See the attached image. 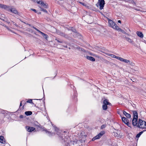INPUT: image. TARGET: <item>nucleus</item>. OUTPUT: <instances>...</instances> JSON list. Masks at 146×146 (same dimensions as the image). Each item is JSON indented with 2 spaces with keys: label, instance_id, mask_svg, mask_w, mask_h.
I'll use <instances>...</instances> for the list:
<instances>
[{
  "label": "nucleus",
  "instance_id": "f257e3e1",
  "mask_svg": "<svg viewBox=\"0 0 146 146\" xmlns=\"http://www.w3.org/2000/svg\"><path fill=\"white\" fill-rule=\"evenodd\" d=\"M137 127L142 129H146V122L141 119H139Z\"/></svg>",
  "mask_w": 146,
  "mask_h": 146
},
{
  "label": "nucleus",
  "instance_id": "f03ea898",
  "mask_svg": "<svg viewBox=\"0 0 146 146\" xmlns=\"http://www.w3.org/2000/svg\"><path fill=\"white\" fill-rule=\"evenodd\" d=\"M105 5V1L104 0H98V2L96 4V6L100 9L102 10L103 9Z\"/></svg>",
  "mask_w": 146,
  "mask_h": 146
},
{
  "label": "nucleus",
  "instance_id": "7ed1b4c3",
  "mask_svg": "<svg viewBox=\"0 0 146 146\" xmlns=\"http://www.w3.org/2000/svg\"><path fill=\"white\" fill-rule=\"evenodd\" d=\"M108 23L110 27L115 30L119 29V27L112 20L109 19Z\"/></svg>",
  "mask_w": 146,
  "mask_h": 146
},
{
  "label": "nucleus",
  "instance_id": "20e7f679",
  "mask_svg": "<svg viewBox=\"0 0 146 146\" xmlns=\"http://www.w3.org/2000/svg\"><path fill=\"white\" fill-rule=\"evenodd\" d=\"M121 119L122 121L129 127L131 128V124L129 122V121L127 119V118L123 117H121Z\"/></svg>",
  "mask_w": 146,
  "mask_h": 146
},
{
  "label": "nucleus",
  "instance_id": "39448f33",
  "mask_svg": "<svg viewBox=\"0 0 146 146\" xmlns=\"http://www.w3.org/2000/svg\"><path fill=\"white\" fill-rule=\"evenodd\" d=\"M62 136H61L60 137L62 139V142H66L68 143V142L67 141H68L69 140V137L68 136L67 137L65 136H63V134H62Z\"/></svg>",
  "mask_w": 146,
  "mask_h": 146
},
{
  "label": "nucleus",
  "instance_id": "423d86ee",
  "mask_svg": "<svg viewBox=\"0 0 146 146\" xmlns=\"http://www.w3.org/2000/svg\"><path fill=\"white\" fill-rule=\"evenodd\" d=\"M119 60L123 62L124 63H129L131 64L132 63H133L132 62L130 61L129 60L123 59L120 57H119Z\"/></svg>",
  "mask_w": 146,
  "mask_h": 146
},
{
  "label": "nucleus",
  "instance_id": "0eeeda50",
  "mask_svg": "<svg viewBox=\"0 0 146 146\" xmlns=\"http://www.w3.org/2000/svg\"><path fill=\"white\" fill-rule=\"evenodd\" d=\"M138 118H133L132 120V124L134 126L137 127L138 125Z\"/></svg>",
  "mask_w": 146,
  "mask_h": 146
},
{
  "label": "nucleus",
  "instance_id": "6e6552de",
  "mask_svg": "<svg viewBox=\"0 0 146 146\" xmlns=\"http://www.w3.org/2000/svg\"><path fill=\"white\" fill-rule=\"evenodd\" d=\"M7 6L8 7V8L7 9L8 10L6 9V10L8 11H10L11 12H12L15 14H16L18 13V12L17 10L15 9L14 8H10L9 6Z\"/></svg>",
  "mask_w": 146,
  "mask_h": 146
},
{
  "label": "nucleus",
  "instance_id": "1a4fd4ad",
  "mask_svg": "<svg viewBox=\"0 0 146 146\" xmlns=\"http://www.w3.org/2000/svg\"><path fill=\"white\" fill-rule=\"evenodd\" d=\"M26 128L27 129V131L29 132H31L32 131H34L35 129V128L29 126H26Z\"/></svg>",
  "mask_w": 146,
  "mask_h": 146
},
{
  "label": "nucleus",
  "instance_id": "9d476101",
  "mask_svg": "<svg viewBox=\"0 0 146 146\" xmlns=\"http://www.w3.org/2000/svg\"><path fill=\"white\" fill-rule=\"evenodd\" d=\"M38 4L41 5V6L40 7V8L43 7L44 8H47L48 5L46 3H44L40 1V3Z\"/></svg>",
  "mask_w": 146,
  "mask_h": 146
},
{
  "label": "nucleus",
  "instance_id": "9b49d317",
  "mask_svg": "<svg viewBox=\"0 0 146 146\" xmlns=\"http://www.w3.org/2000/svg\"><path fill=\"white\" fill-rule=\"evenodd\" d=\"M87 21L88 22L90 23L93 21V17H92L90 16H87Z\"/></svg>",
  "mask_w": 146,
  "mask_h": 146
},
{
  "label": "nucleus",
  "instance_id": "f8f14e48",
  "mask_svg": "<svg viewBox=\"0 0 146 146\" xmlns=\"http://www.w3.org/2000/svg\"><path fill=\"white\" fill-rule=\"evenodd\" d=\"M133 118H138V113L137 111H133Z\"/></svg>",
  "mask_w": 146,
  "mask_h": 146
},
{
  "label": "nucleus",
  "instance_id": "ddd939ff",
  "mask_svg": "<svg viewBox=\"0 0 146 146\" xmlns=\"http://www.w3.org/2000/svg\"><path fill=\"white\" fill-rule=\"evenodd\" d=\"M127 42H128L129 43L133 44V40L131 38H129V37H126L125 38Z\"/></svg>",
  "mask_w": 146,
  "mask_h": 146
},
{
  "label": "nucleus",
  "instance_id": "4468645a",
  "mask_svg": "<svg viewBox=\"0 0 146 146\" xmlns=\"http://www.w3.org/2000/svg\"><path fill=\"white\" fill-rule=\"evenodd\" d=\"M123 114L127 118H130L131 117V116L130 114L127 113L125 111H124L123 112Z\"/></svg>",
  "mask_w": 146,
  "mask_h": 146
},
{
  "label": "nucleus",
  "instance_id": "2eb2a0df",
  "mask_svg": "<svg viewBox=\"0 0 146 146\" xmlns=\"http://www.w3.org/2000/svg\"><path fill=\"white\" fill-rule=\"evenodd\" d=\"M107 55L109 56L111 58H115L119 60V56H116L114 54H106Z\"/></svg>",
  "mask_w": 146,
  "mask_h": 146
},
{
  "label": "nucleus",
  "instance_id": "dca6fc26",
  "mask_svg": "<svg viewBox=\"0 0 146 146\" xmlns=\"http://www.w3.org/2000/svg\"><path fill=\"white\" fill-rule=\"evenodd\" d=\"M136 34H137V35L138 36H139L141 38H143V34L140 31H137L136 32Z\"/></svg>",
  "mask_w": 146,
  "mask_h": 146
},
{
  "label": "nucleus",
  "instance_id": "f3484780",
  "mask_svg": "<svg viewBox=\"0 0 146 146\" xmlns=\"http://www.w3.org/2000/svg\"><path fill=\"white\" fill-rule=\"evenodd\" d=\"M4 137L3 136H0V142L2 143H5V141L4 140Z\"/></svg>",
  "mask_w": 146,
  "mask_h": 146
},
{
  "label": "nucleus",
  "instance_id": "a211bd4d",
  "mask_svg": "<svg viewBox=\"0 0 146 146\" xmlns=\"http://www.w3.org/2000/svg\"><path fill=\"white\" fill-rule=\"evenodd\" d=\"M86 58L88 60H90L92 61H95V59L93 57L90 56H86Z\"/></svg>",
  "mask_w": 146,
  "mask_h": 146
},
{
  "label": "nucleus",
  "instance_id": "6ab92c4d",
  "mask_svg": "<svg viewBox=\"0 0 146 146\" xmlns=\"http://www.w3.org/2000/svg\"><path fill=\"white\" fill-rule=\"evenodd\" d=\"M103 104L106 105L111 104V103L108 102V100L107 99H105L104 100Z\"/></svg>",
  "mask_w": 146,
  "mask_h": 146
},
{
  "label": "nucleus",
  "instance_id": "aec40b11",
  "mask_svg": "<svg viewBox=\"0 0 146 146\" xmlns=\"http://www.w3.org/2000/svg\"><path fill=\"white\" fill-rule=\"evenodd\" d=\"M0 7L7 10H8L7 9L8 8L7 6L1 4H0Z\"/></svg>",
  "mask_w": 146,
  "mask_h": 146
},
{
  "label": "nucleus",
  "instance_id": "412c9836",
  "mask_svg": "<svg viewBox=\"0 0 146 146\" xmlns=\"http://www.w3.org/2000/svg\"><path fill=\"white\" fill-rule=\"evenodd\" d=\"M90 54L91 56H94V57H96V58H99V59L101 58L98 55H96L95 54L92 53H90Z\"/></svg>",
  "mask_w": 146,
  "mask_h": 146
},
{
  "label": "nucleus",
  "instance_id": "4be33fe9",
  "mask_svg": "<svg viewBox=\"0 0 146 146\" xmlns=\"http://www.w3.org/2000/svg\"><path fill=\"white\" fill-rule=\"evenodd\" d=\"M74 36L75 37H78V38H81V35L79 34V33H74Z\"/></svg>",
  "mask_w": 146,
  "mask_h": 146
},
{
  "label": "nucleus",
  "instance_id": "5701e85b",
  "mask_svg": "<svg viewBox=\"0 0 146 146\" xmlns=\"http://www.w3.org/2000/svg\"><path fill=\"white\" fill-rule=\"evenodd\" d=\"M32 113V112L30 111H26L25 112V114L27 116L31 115Z\"/></svg>",
  "mask_w": 146,
  "mask_h": 146
},
{
  "label": "nucleus",
  "instance_id": "b1692460",
  "mask_svg": "<svg viewBox=\"0 0 146 146\" xmlns=\"http://www.w3.org/2000/svg\"><path fill=\"white\" fill-rule=\"evenodd\" d=\"M45 131H46V133H47L48 134V135L49 136H52V135H54L55 134V133H51V132H50L48 131L47 130H45Z\"/></svg>",
  "mask_w": 146,
  "mask_h": 146
},
{
  "label": "nucleus",
  "instance_id": "393cba45",
  "mask_svg": "<svg viewBox=\"0 0 146 146\" xmlns=\"http://www.w3.org/2000/svg\"><path fill=\"white\" fill-rule=\"evenodd\" d=\"M107 105H105L104 104L102 106V108L103 109V110H106L107 108H108V106H107Z\"/></svg>",
  "mask_w": 146,
  "mask_h": 146
},
{
  "label": "nucleus",
  "instance_id": "a878e982",
  "mask_svg": "<svg viewBox=\"0 0 146 146\" xmlns=\"http://www.w3.org/2000/svg\"><path fill=\"white\" fill-rule=\"evenodd\" d=\"M2 17H4V19H2L3 21H6V22L8 23V20L7 18L6 17H5V15H2Z\"/></svg>",
  "mask_w": 146,
  "mask_h": 146
},
{
  "label": "nucleus",
  "instance_id": "bb28decb",
  "mask_svg": "<svg viewBox=\"0 0 146 146\" xmlns=\"http://www.w3.org/2000/svg\"><path fill=\"white\" fill-rule=\"evenodd\" d=\"M116 30H118V31H121V32H122L123 33L125 34V33H126L123 30H122L121 29L119 28V29H116Z\"/></svg>",
  "mask_w": 146,
  "mask_h": 146
},
{
  "label": "nucleus",
  "instance_id": "cd10ccee",
  "mask_svg": "<svg viewBox=\"0 0 146 146\" xmlns=\"http://www.w3.org/2000/svg\"><path fill=\"white\" fill-rule=\"evenodd\" d=\"M26 102H27V103H30L31 104L33 103V102H32V100L31 99H30L29 100H27Z\"/></svg>",
  "mask_w": 146,
  "mask_h": 146
},
{
  "label": "nucleus",
  "instance_id": "c85d7f7f",
  "mask_svg": "<svg viewBox=\"0 0 146 146\" xmlns=\"http://www.w3.org/2000/svg\"><path fill=\"white\" fill-rule=\"evenodd\" d=\"M106 126V124H103L101 126V129H103L105 128Z\"/></svg>",
  "mask_w": 146,
  "mask_h": 146
},
{
  "label": "nucleus",
  "instance_id": "c756f323",
  "mask_svg": "<svg viewBox=\"0 0 146 146\" xmlns=\"http://www.w3.org/2000/svg\"><path fill=\"white\" fill-rule=\"evenodd\" d=\"M53 126L54 128V130L55 131H57L58 130V129L57 128L55 127V125H52Z\"/></svg>",
  "mask_w": 146,
  "mask_h": 146
},
{
  "label": "nucleus",
  "instance_id": "7c9ffc66",
  "mask_svg": "<svg viewBox=\"0 0 146 146\" xmlns=\"http://www.w3.org/2000/svg\"><path fill=\"white\" fill-rule=\"evenodd\" d=\"M80 3L81 4L85 6L86 7H88V6L85 3H82L81 2H80Z\"/></svg>",
  "mask_w": 146,
  "mask_h": 146
},
{
  "label": "nucleus",
  "instance_id": "2f4dec72",
  "mask_svg": "<svg viewBox=\"0 0 146 146\" xmlns=\"http://www.w3.org/2000/svg\"><path fill=\"white\" fill-rule=\"evenodd\" d=\"M33 1L36 2L38 3H40V0H32Z\"/></svg>",
  "mask_w": 146,
  "mask_h": 146
},
{
  "label": "nucleus",
  "instance_id": "473e14b6",
  "mask_svg": "<svg viewBox=\"0 0 146 146\" xmlns=\"http://www.w3.org/2000/svg\"><path fill=\"white\" fill-rule=\"evenodd\" d=\"M129 138L130 137L132 139L134 137L133 136V135L131 133H130L129 134Z\"/></svg>",
  "mask_w": 146,
  "mask_h": 146
},
{
  "label": "nucleus",
  "instance_id": "72a5a7b5",
  "mask_svg": "<svg viewBox=\"0 0 146 146\" xmlns=\"http://www.w3.org/2000/svg\"><path fill=\"white\" fill-rule=\"evenodd\" d=\"M40 9H41V10H40L41 11H43L45 13H47V11L45 9H42V8H40Z\"/></svg>",
  "mask_w": 146,
  "mask_h": 146
},
{
  "label": "nucleus",
  "instance_id": "f704fd0d",
  "mask_svg": "<svg viewBox=\"0 0 146 146\" xmlns=\"http://www.w3.org/2000/svg\"><path fill=\"white\" fill-rule=\"evenodd\" d=\"M94 137L96 139H99L100 138L99 137V136L98 134Z\"/></svg>",
  "mask_w": 146,
  "mask_h": 146
},
{
  "label": "nucleus",
  "instance_id": "c9c22d12",
  "mask_svg": "<svg viewBox=\"0 0 146 146\" xmlns=\"http://www.w3.org/2000/svg\"><path fill=\"white\" fill-rule=\"evenodd\" d=\"M43 36L44 38H46V39H47V38H48V36L46 34H45Z\"/></svg>",
  "mask_w": 146,
  "mask_h": 146
},
{
  "label": "nucleus",
  "instance_id": "e433bc0d",
  "mask_svg": "<svg viewBox=\"0 0 146 146\" xmlns=\"http://www.w3.org/2000/svg\"><path fill=\"white\" fill-rule=\"evenodd\" d=\"M141 136L140 134L139 133L137 134L136 136V138H138Z\"/></svg>",
  "mask_w": 146,
  "mask_h": 146
},
{
  "label": "nucleus",
  "instance_id": "4c0bfd02",
  "mask_svg": "<svg viewBox=\"0 0 146 146\" xmlns=\"http://www.w3.org/2000/svg\"><path fill=\"white\" fill-rule=\"evenodd\" d=\"M6 111L4 110H2L1 111V113L3 114H5L6 113Z\"/></svg>",
  "mask_w": 146,
  "mask_h": 146
},
{
  "label": "nucleus",
  "instance_id": "58836bf2",
  "mask_svg": "<svg viewBox=\"0 0 146 146\" xmlns=\"http://www.w3.org/2000/svg\"><path fill=\"white\" fill-rule=\"evenodd\" d=\"M101 134H102V135H103L105 133V131H101L100 133Z\"/></svg>",
  "mask_w": 146,
  "mask_h": 146
},
{
  "label": "nucleus",
  "instance_id": "ea45409f",
  "mask_svg": "<svg viewBox=\"0 0 146 146\" xmlns=\"http://www.w3.org/2000/svg\"><path fill=\"white\" fill-rule=\"evenodd\" d=\"M40 33L42 35V36H44V33L40 31Z\"/></svg>",
  "mask_w": 146,
  "mask_h": 146
},
{
  "label": "nucleus",
  "instance_id": "a19ab883",
  "mask_svg": "<svg viewBox=\"0 0 146 146\" xmlns=\"http://www.w3.org/2000/svg\"><path fill=\"white\" fill-rule=\"evenodd\" d=\"M98 135L99 136L100 138L103 135L102 134L100 133H99Z\"/></svg>",
  "mask_w": 146,
  "mask_h": 146
},
{
  "label": "nucleus",
  "instance_id": "79ce46f5",
  "mask_svg": "<svg viewBox=\"0 0 146 146\" xmlns=\"http://www.w3.org/2000/svg\"><path fill=\"white\" fill-rule=\"evenodd\" d=\"M19 117L20 118H23V115H20L19 116Z\"/></svg>",
  "mask_w": 146,
  "mask_h": 146
},
{
  "label": "nucleus",
  "instance_id": "37998d69",
  "mask_svg": "<svg viewBox=\"0 0 146 146\" xmlns=\"http://www.w3.org/2000/svg\"><path fill=\"white\" fill-rule=\"evenodd\" d=\"M96 139L95 137H94L92 139V141H94Z\"/></svg>",
  "mask_w": 146,
  "mask_h": 146
},
{
  "label": "nucleus",
  "instance_id": "c03bdc74",
  "mask_svg": "<svg viewBox=\"0 0 146 146\" xmlns=\"http://www.w3.org/2000/svg\"><path fill=\"white\" fill-rule=\"evenodd\" d=\"M23 101H21L20 105V107L21 106H22V102H23Z\"/></svg>",
  "mask_w": 146,
  "mask_h": 146
},
{
  "label": "nucleus",
  "instance_id": "a18cd8bd",
  "mask_svg": "<svg viewBox=\"0 0 146 146\" xmlns=\"http://www.w3.org/2000/svg\"><path fill=\"white\" fill-rule=\"evenodd\" d=\"M143 133V131H142L140 132L139 133L140 134V135H141Z\"/></svg>",
  "mask_w": 146,
  "mask_h": 146
},
{
  "label": "nucleus",
  "instance_id": "49530a36",
  "mask_svg": "<svg viewBox=\"0 0 146 146\" xmlns=\"http://www.w3.org/2000/svg\"><path fill=\"white\" fill-rule=\"evenodd\" d=\"M31 10H32V11H35V12H36V10H35V9H31Z\"/></svg>",
  "mask_w": 146,
  "mask_h": 146
},
{
  "label": "nucleus",
  "instance_id": "de8ad7c7",
  "mask_svg": "<svg viewBox=\"0 0 146 146\" xmlns=\"http://www.w3.org/2000/svg\"><path fill=\"white\" fill-rule=\"evenodd\" d=\"M35 30H36L37 31H38V32L39 33H40V31L38 29H36V28L35 29Z\"/></svg>",
  "mask_w": 146,
  "mask_h": 146
},
{
  "label": "nucleus",
  "instance_id": "09e8293b",
  "mask_svg": "<svg viewBox=\"0 0 146 146\" xmlns=\"http://www.w3.org/2000/svg\"><path fill=\"white\" fill-rule=\"evenodd\" d=\"M35 30H36L37 31H38V32L39 33H40V31L38 29H36V28L35 29Z\"/></svg>",
  "mask_w": 146,
  "mask_h": 146
},
{
  "label": "nucleus",
  "instance_id": "8fccbe9b",
  "mask_svg": "<svg viewBox=\"0 0 146 146\" xmlns=\"http://www.w3.org/2000/svg\"><path fill=\"white\" fill-rule=\"evenodd\" d=\"M72 31H73L74 32H76V30H75V29H72Z\"/></svg>",
  "mask_w": 146,
  "mask_h": 146
},
{
  "label": "nucleus",
  "instance_id": "3c124183",
  "mask_svg": "<svg viewBox=\"0 0 146 146\" xmlns=\"http://www.w3.org/2000/svg\"><path fill=\"white\" fill-rule=\"evenodd\" d=\"M5 27L8 30H9V28L7 26H5Z\"/></svg>",
  "mask_w": 146,
  "mask_h": 146
},
{
  "label": "nucleus",
  "instance_id": "603ef678",
  "mask_svg": "<svg viewBox=\"0 0 146 146\" xmlns=\"http://www.w3.org/2000/svg\"><path fill=\"white\" fill-rule=\"evenodd\" d=\"M118 22L119 23H121V21L120 20H118Z\"/></svg>",
  "mask_w": 146,
  "mask_h": 146
},
{
  "label": "nucleus",
  "instance_id": "864d4df0",
  "mask_svg": "<svg viewBox=\"0 0 146 146\" xmlns=\"http://www.w3.org/2000/svg\"><path fill=\"white\" fill-rule=\"evenodd\" d=\"M143 132H144V131H146V129H144V130H143Z\"/></svg>",
  "mask_w": 146,
  "mask_h": 146
},
{
  "label": "nucleus",
  "instance_id": "5fc2aeb1",
  "mask_svg": "<svg viewBox=\"0 0 146 146\" xmlns=\"http://www.w3.org/2000/svg\"><path fill=\"white\" fill-rule=\"evenodd\" d=\"M33 28H34V29H36L35 27H33Z\"/></svg>",
  "mask_w": 146,
  "mask_h": 146
},
{
  "label": "nucleus",
  "instance_id": "6e6d98bb",
  "mask_svg": "<svg viewBox=\"0 0 146 146\" xmlns=\"http://www.w3.org/2000/svg\"><path fill=\"white\" fill-rule=\"evenodd\" d=\"M42 100V99H37V100Z\"/></svg>",
  "mask_w": 146,
  "mask_h": 146
},
{
  "label": "nucleus",
  "instance_id": "4d7b16f0",
  "mask_svg": "<svg viewBox=\"0 0 146 146\" xmlns=\"http://www.w3.org/2000/svg\"><path fill=\"white\" fill-rule=\"evenodd\" d=\"M66 132V131H64V133H65Z\"/></svg>",
  "mask_w": 146,
  "mask_h": 146
},
{
  "label": "nucleus",
  "instance_id": "13d9d810",
  "mask_svg": "<svg viewBox=\"0 0 146 146\" xmlns=\"http://www.w3.org/2000/svg\"><path fill=\"white\" fill-rule=\"evenodd\" d=\"M71 28L72 29V28H72V27H71Z\"/></svg>",
  "mask_w": 146,
  "mask_h": 146
}]
</instances>
